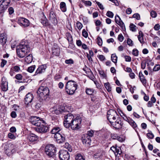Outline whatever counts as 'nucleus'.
Masks as SVG:
<instances>
[{
	"label": "nucleus",
	"mask_w": 160,
	"mask_h": 160,
	"mask_svg": "<svg viewBox=\"0 0 160 160\" xmlns=\"http://www.w3.org/2000/svg\"><path fill=\"white\" fill-rule=\"evenodd\" d=\"M10 2V0L0 1V13H3L6 11Z\"/></svg>",
	"instance_id": "9"
},
{
	"label": "nucleus",
	"mask_w": 160,
	"mask_h": 160,
	"mask_svg": "<svg viewBox=\"0 0 160 160\" xmlns=\"http://www.w3.org/2000/svg\"><path fill=\"white\" fill-rule=\"evenodd\" d=\"M7 39V35L5 33H2L0 35V43L4 45L6 43Z\"/></svg>",
	"instance_id": "23"
},
{
	"label": "nucleus",
	"mask_w": 160,
	"mask_h": 160,
	"mask_svg": "<svg viewBox=\"0 0 160 160\" xmlns=\"http://www.w3.org/2000/svg\"><path fill=\"white\" fill-rule=\"evenodd\" d=\"M130 30L132 32H135L137 30V27L132 23L130 24L129 26Z\"/></svg>",
	"instance_id": "35"
},
{
	"label": "nucleus",
	"mask_w": 160,
	"mask_h": 160,
	"mask_svg": "<svg viewBox=\"0 0 160 160\" xmlns=\"http://www.w3.org/2000/svg\"><path fill=\"white\" fill-rule=\"evenodd\" d=\"M26 74L25 73H22V75L20 74H17L15 76V78L17 80L21 81L22 80L23 75H25Z\"/></svg>",
	"instance_id": "32"
},
{
	"label": "nucleus",
	"mask_w": 160,
	"mask_h": 160,
	"mask_svg": "<svg viewBox=\"0 0 160 160\" xmlns=\"http://www.w3.org/2000/svg\"><path fill=\"white\" fill-rule=\"evenodd\" d=\"M11 68L12 70H14V71L16 72H18L20 70V67L17 66L14 67L13 68Z\"/></svg>",
	"instance_id": "48"
},
{
	"label": "nucleus",
	"mask_w": 160,
	"mask_h": 160,
	"mask_svg": "<svg viewBox=\"0 0 160 160\" xmlns=\"http://www.w3.org/2000/svg\"><path fill=\"white\" fill-rule=\"evenodd\" d=\"M111 59L112 62L116 63L117 61V57L115 54H112L111 56Z\"/></svg>",
	"instance_id": "34"
},
{
	"label": "nucleus",
	"mask_w": 160,
	"mask_h": 160,
	"mask_svg": "<svg viewBox=\"0 0 160 160\" xmlns=\"http://www.w3.org/2000/svg\"><path fill=\"white\" fill-rule=\"evenodd\" d=\"M121 153V149L119 147H117L116 151H115V152H114V154L116 156H117L118 155V154L119 155H120V154Z\"/></svg>",
	"instance_id": "44"
},
{
	"label": "nucleus",
	"mask_w": 160,
	"mask_h": 160,
	"mask_svg": "<svg viewBox=\"0 0 160 160\" xmlns=\"http://www.w3.org/2000/svg\"><path fill=\"white\" fill-rule=\"evenodd\" d=\"M60 9L62 12H65L66 11L67 8L66 5L64 2H61L60 3Z\"/></svg>",
	"instance_id": "27"
},
{
	"label": "nucleus",
	"mask_w": 160,
	"mask_h": 160,
	"mask_svg": "<svg viewBox=\"0 0 160 160\" xmlns=\"http://www.w3.org/2000/svg\"><path fill=\"white\" fill-rule=\"evenodd\" d=\"M62 109L61 110H53V112L57 114H58L59 113H60L62 111H63L64 110V108L62 107Z\"/></svg>",
	"instance_id": "55"
},
{
	"label": "nucleus",
	"mask_w": 160,
	"mask_h": 160,
	"mask_svg": "<svg viewBox=\"0 0 160 160\" xmlns=\"http://www.w3.org/2000/svg\"><path fill=\"white\" fill-rule=\"evenodd\" d=\"M60 50V49L58 47L56 48L53 47L52 48V53L53 55L58 56L59 54Z\"/></svg>",
	"instance_id": "26"
},
{
	"label": "nucleus",
	"mask_w": 160,
	"mask_h": 160,
	"mask_svg": "<svg viewBox=\"0 0 160 160\" xmlns=\"http://www.w3.org/2000/svg\"><path fill=\"white\" fill-rule=\"evenodd\" d=\"M66 36L68 42L71 43L72 41V38L71 35L70 33H67Z\"/></svg>",
	"instance_id": "33"
},
{
	"label": "nucleus",
	"mask_w": 160,
	"mask_h": 160,
	"mask_svg": "<svg viewBox=\"0 0 160 160\" xmlns=\"http://www.w3.org/2000/svg\"><path fill=\"white\" fill-rule=\"evenodd\" d=\"M4 148L5 153L8 155H10L15 151L14 146L11 143L5 144Z\"/></svg>",
	"instance_id": "8"
},
{
	"label": "nucleus",
	"mask_w": 160,
	"mask_h": 160,
	"mask_svg": "<svg viewBox=\"0 0 160 160\" xmlns=\"http://www.w3.org/2000/svg\"><path fill=\"white\" fill-rule=\"evenodd\" d=\"M133 18H136L137 19L139 20L140 19V15L138 13L134 14L132 16Z\"/></svg>",
	"instance_id": "52"
},
{
	"label": "nucleus",
	"mask_w": 160,
	"mask_h": 160,
	"mask_svg": "<svg viewBox=\"0 0 160 160\" xmlns=\"http://www.w3.org/2000/svg\"><path fill=\"white\" fill-rule=\"evenodd\" d=\"M147 136L148 138L150 139H153L154 137L153 134L151 131H149V132L147 134Z\"/></svg>",
	"instance_id": "45"
},
{
	"label": "nucleus",
	"mask_w": 160,
	"mask_h": 160,
	"mask_svg": "<svg viewBox=\"0 0 160 160\" xmlns=\"http://www.w3.org/2000/svg\"><path fill=\"white\" fill-rule=\"evenodd\" d=\"M8 12L9 14H12L14 12L13 8L11 7H9L8 8Z\"/></svg>",
	"instance_id": "64"
},
{
	"label": "nucleus",
	"mask_w": 160,
	"mask_h": 160,
	"mask_svg": "<svg viewBox=\"0 0 160 160\" xmlns=\"http://www.w3.org/2000/svg\"><path fill=\"white\" fill-rule=\"evenodd\" d=\"M86 93L88 95H91L93 93L96 92L93 89L91 88H87L86 90Z\"/></svg>",
	"instance_id": "30"
},
{
	"label": "nucleus",
	"mask_w": 160,
	"mask_h": 160,
	"mask_svg": "<svg viewBox=\"0 0 160 160\" xmlns=\"http://www.w3.org/2000/svg\"><path fill=\"white\" fill-rule=\"evenodd\" d=\"M31 50L27 42H22L17 47V52L18 57L20 58L25 57Z\"/></svg>",
	"instance_id": "2"
},
{
	"label": "nucleus",
	"mask_w": 160,
	"mask_h": 160,
	"mask_svg": "<svg viewBox=\"0 0 160 160\" xmlns=\"http://www.w3.org/2000/svg\"><path fill=\"white\" fill-rule=\"evenodd\" d=\"M81 139L83 144L90 145L91 141V139L89 137H88L87 135H82Z\"/></svg>",
	"instance_id": "16"
},
{
	"label": "nucleus",
	"mask_w": 160,
	"mask_h": 160,
	"mask_svg": "<svg viewBox=\"0 0 160 160\" xmlns=\"http://www.w3.org/2000/svg\"><path fill=\"white\" fill-rule=\"evenodd\" d=\"M95 2L101 9L103 10L104 9L103 5L100 2H97L96 1H95Z\"/></svg>",
	"instance_id": "56"
},
{
	"label": "nucleus",
	"mask_w": 160,
	"mask_h": 160,
	"mask_svg": "<svg viewBox=\"0 0 160 160\" xmlns=\"http://www.w3.org/2000/svg\"><path fill=\"white\" fill-rule=\"evenodd\" d=\"M35 65H33L29 67L28 68V71L30 73H32L33 72L35 68Z\"/></svg>",
	"instance_id": "40"
},
{
	"label": "nucleus",
	"mask_w": 160,
	"mask_h": 160,
	"mask_svg": "<svg viewBox=\"0 0 160 160\" xmlns=\"http://www.w3.org/2000/svg\"><path fill=\"white\" fill-rule=\"evenodd\" d=\"M128 122L135 130H136V128L137 127V125L135 122L133 120L130 118Z\"/></svg>",
	"instance_id": "28"
},
{
	"label": "nucleus",
	"mask_w": 160,
	"mask_h": 160,
	"mask_svg": "<svg viewBox=\"0 0 160 160\" xmlns=\"http://www.w3.org/2000/svg\"><path fill=\"white\" fill-rule=\"evenodd\" d=\"M59 158L61 160H68L70 156L68 152L65 150H62L59 152Z\"/></svg>",
	"instance_id": "11"
},
{
	"label": "nucleus",
	"mask_w": 160,
	"mask_h": 160,
	"mask_svg": "<svg viewBox=\"0 0 160 160\" xmlns=\"http://www.w3.org/2000/svg\"><path fill=\"white\" fill-rule=\"evenodd\" d=\"M82 35L85 38H87L88 36V32L86 31L84 29L82 31Z\"/></svg>",
	"instance_id": "51"
},
{
	"label": "nucleus",
	"mask_w": 160,
	"mask_h": 160,
	"mask_svg": "<svg viewBox=\"0 0 160 160\" xmlns=\"http://www.w3.org/2000/svg\"><path fill=\"white\" fill-rule=\"evenodd\" d=\"M30 121L33 125L38 127L42 124H44L45 122L42 119H40L39 117L36 116H32L30 119Z\"/></svg>",
	"instance_id": "7"
},
{
	"label": "nucleus",
	"mask_w": 160,
	"mask_h": 160,
	"mask_svg": "<svg viewBox=\"0 0 160 160\" xmlns=\"http://www.w3.org/2000/svg\"><path fill=\"white\" fill-rule=\"evenodd\" d=\"M63 125L65 127L67 128H68L70 126H71L70 123L66 122L65 121L63 122Z\"/></svg>",
	"instance_id": "62"
},
{
	"label": "nucleus",
	"mask_w": 160,
	"mask_h": 160,
	"mask_svg": "<svg viewBox=\"0 0 160 160\" xmlns=\"http://www.w3.org/2000/svg\"><path fill=\"white\" fill-rule=\"evenodd\" d=\"M102 156V152H97L94 155V157L96 158H98L101 157Z\"/></svg>",
	"instance_id": "36"
},
{
	"label": "nucleus",
	"mask_w": 160,
	"mask_h": 160,
	"mask_svg": "<svg viewBox=\"0 0 160 160\" xmlns=\"http://www.w3.org/2000/svg\"><path fill=\"white\" fill-rule=\"evenodd\" d=\"M32 55L29 54L25 58V61L27 63H30L32 62Z\"/></svg>",
	"instance_id": "29"
},
{
	"label": "nucleus",
	"mask_w": 160,
	"mask_h": 160,
	"mask_svg": "<svg viewBox=\"0 0 160 160\" xmlns=\"http://www.w3.org/2000/svg\"><path fill=\"white\" fill-rule=\"evenodd\" d=\"M76 160H85L84 158L79 153H78L75 157Z\"/></svg>",
	"instance_id": "37"
},
{
	"label": "nucleus",
	"mask_w": 160,
	"mask_h": 160,
	"mask_svg": "<svg viewBox=\"0 0 160 160\" xmlns=\"http://www.w3.org/2000/svg\"><path fill=\"white\" fill-rule=\"evenodd\" d=\"M35 130L39 133H45L49 131V127L46 125L45 123L42 124L38 127L36 128Z\"/></svg>",
	"instance_id": "10"
},
{
	"label": "nucleus",
	"mask_w": 160,
	"mask_h": 160,
	"mask_svg": "<svg viewBox=\"0 0 160 160\" xmlns=\"http://www.w3.org/2000/svg\"><path fill=\"white\" fill-rule=\"evenodd\" d=\"M49 20L54 25H56L58 23V21L54 12L53 11H51L49 13Z\"/></svg>",
	"instance_id": "14"
},
{
	"label": "nucleus",
	"mask_w": 160,
	"mask_h": 160,
	"mask_svg": "<svg viewBox=\"0 0 160 160\" xmlns=\"http://www.w3.org/2000/svg\"><path fill=\"white\" fill-rule=\"evenodd\" d=\"M1 87L2 90L4 91H6L8 89V82L6 81L5 78H2L1 84Z\"/></svg>",
	"instance_id": "21"
},
{
	"label": "nucleus",
	"mask_w": 160,
	"mask_h": 160,
	"mask_svg": "<svg viewBox=\"0 0 160 160\" xmlns=\"http://www.w3.org/2000/svg\"><path fill=\"white\" fill-rule=\"evenodd\" d=\"M124 58L125 59V61L126 62H130L131 61V58L130 57L128 56H125Z\"/></svg>",
	"instance_id": "60"
},
{
	"label": "nucleus",
	"mask_w": 160,
	"mask_h": 160,
	"mask_svg": "<svg viewBox=\"0 0 160 160\" xmlns=\"http://www.w3.org/2000/svg\"><path fill=\"white\" fill-rule=\"evenodd\" d=\"M160 69V65L159 64H156L153 68V70L154 71H158Z\"/></svg>",
	"instance_id": "47"
},
{
	"label": "nucleus",
	"mask_w": 160,
	"mask_h": 160,
	"mask_svg": "<svg viewBox=\"0 0 160 160\" xmlns=\"http://www.w3.org/2000/svg\"><path fill=\"white\" fill-rule=\"evenodd\" d=\"M37 92L38 95L40 98V100H45L49 95V90L47 86L42 85L38 88Z\"/></svg>",
	"instance_id": "3"
},
{
	"label": "nucleus",
	"mask_w": 160,
	"mask_h": 160,
	"mask_svg": "<svg viewBox=\"0 0 160 160\" xmlns=\"http://www.w3.org/2000/svg\"><path fill=\"white\" fill-rule=\"evenodd\" d=\"M98 72L101 77L102 78H106V75L105 73L103 71L99 70H98Z\"/></svg>",
	"instance_id": "38"
},
{
	"label": "nucleus",
	"mask_w": 160,
	"mask_h": 160,
	"mask_svg": "<svg viewBox=\"0 0 160 160\" xmlns=\"http://www.w3.org/2000/svg\"><path fill=\"white\" fill-rule=\"evenodd\" d=\"M8 138L10 139H14L16 138V136L14 135L13 134L10 132L8 134Z\"/></svg>",
	"instance_id": "53"
},
{
	"label": "nucleus",
	"mask_w": 160,
	"mask_h": 160,
	"mask_svg": "<svg viewBox=\"0 0 160 160\" xmlns=\"http://www.w3.org/2000/svg\"><path fill=\"white\" fill-rule=\"evenodd\" d=\"M41 23L42 24L43 26H46L48 25V23L47 22V20L45 18L44 19H42L41 20Z\"/></svg>",
	"instance_id": "42"
},
{
	"label": "nucleus",
	"mask_w": 160,
	"mask_h": 160,
	"mask_svg": "<svg viewBox=\"0 0 160 160\" xmlns=\"http://www.w3.org/2000/svg\"><path fill=\"white\" fill-rule=\"evenodd\" d=\"M73 61L72 59L66 60L65 61V63L67 64H73Z\"/></svg>",
	"instance_id": "58"
},
{
	"label": "nucleus",
	"mask_w": 160,
	"mask_h": 160,
	"mask_svg": "<svg viewBox=\"0 0 160 160\" xmlns=\"http://www.w3.org/2000/svg\"><path fill=\"white\" fill-rule=\"evenodd\" d=\"M115 22L118 24L123 29L125 28V26L124 23L121 20L119 17L117 15L115 17Z\"/></svg>",
	"instance_id": "18"
},
{
	"label": "nucleus",
	"mask_w": 160,
	"mask_h": 160,
	"mask_svg": "<svg viewBox=\"0 0 160 160\" xmlns=\"http://www.w3.org/2000/svg\"><path fill=\"white\" fill-rule=\"evenodd\" d=\"M110 123L114 128L116 129L120 128L122 126L121 124L122 122L120 119L118 118H117V119L115 122L112 121V122H110Z\"/></svg>",
	"instance_id": "15"
},
{
	"label": "nucleus",
	"mask_w": 160,
	"mask_h": 160,
	"mask_svg": "<svg viewBox=\"0 0 160 160\" xmlns=\"http://www.w3.org/2000/svg\"><path fill=\"white\" fill-rule=\"evenodd\" d=\"M7 61L4 59H2V62L1 63V66L2 67H3L7 63Z\"/></svg>",
	"instance_id": "63"
},
{
	"label": "nucleus",
	"mask_w": 160,
	"mask_h": 160,
	"mask_svg": "<svg viewBox=\"0 0 160 160\" xmlns=\"http://www.w3.org/2000/svg\"><path fill=\"white\" fill-rule=\"evenodd\" d=\"M65 148L70 152H72V149L71 145H69L68 143H65Z\"/></svg>",
	"instance_id": "41"
},
{
	"label": "nucleus",
	"mask_w": 160,
	"mask_h": 160,
	"mask_svg": "<svg viewBox=\"0 0 160 160\" xmlns=\"http://www.w3.org/2000/svg\"><path fill=\"white\" fill-rule=\"evenodd\" d=\"M45 152L49 157L54 158L56 156V147L52 144L47 145L45 148Z\"/></svg>",
	"instance_id": "5"
},
{
	"label": "nucleus",
	"mask_w": 160,
	"mask_h": 160,
	"mask_svg": "<svg viewBox=\"0 0 160 160\" xmlns=\"http://www.w3.org/2000/svg\"><path fill=\"white\" fill-rule=\"evenodd\" d=\"M118 39L121 42H122L124 39V37L122 34H119L118 36Z\"/></svg>",
	"instance_id": "59"
},
{
	"label": "nucleus",
	"mask_w": 160,
	"mask_h": 160,
	"mask_svg": "<svg viewBox=\"0 0 160 160\" xmlns=\"http://www.w3.org/2000/svg\"><path fill=\"white\" fill-rule=\"evenodd\" d=\"M81 123V120L80 119H74L71 124V127L72 129L76 130L80 128V125Z\"/></svg>",
	"instance_id": "12"
},
{
	"label": "nucleus",
	"mask_w": 160,
	"mask_h": 160,
	"mask_svg": "<svg viewBox=\"0 0 160 160\" xmlns=\"http://www.w3.org/2000/svg\"><path fill=\"white\" fill-rule=\"evenodd\" d=\"M27 138L29 141L33 142L38 139V137L33 133H31L28 135Z\"/></svg>",
	"instance_id": "20"
},
{
	"label": "nucleus",
	"mask_w": 160,
	"mask_h": 160,
	"mask_svg": "<svg viewBox=\"0 0 160 160\" xmlns=\"http://www.w3.org/2000/svg\"><path fill=\"white\" fill-rule=\"evenodd\" d=\"M139 35L138 36V39L140 43L143 44L144 43L143 38V34L141 31H140L139 32Z\"/></svg>",
	"instance_id": "25"
},
{
	"label": "nucleus",
	"mask_w": 160,
	"mask_h": 160,
	"mask_svg": "<svg viewBox=\"0 0 160 160\" xmlns=\"http://www.w3.org/2000/svg\"><path fill=\"white\" fill-rule=\"evenodd\" d=\"M127 42L128 45L130 46H132L133 45L132 41L130 39L128 38L127 39Z\"/></svg>",
	"instance_id": "61"
},
{
	"label": "nucleus",
	"mask_w": 160,
	"mask_h": 160,
	"mask_svg": "<svg viewBox=\"0 0 160 160\" xmlns=\"http://www.w3.org/2000/svg\"><path fill=\"white\" fill-rule=\"evenodd\" d=\"M150 15L152 18H155L156 17L157 14L155 11H152L151 12Z\"/></svg>",
	"instance_id": "57"
},
{
	"label": "nucleus",
	"mask_w": 160,
	"mask_h": 160,
	"mask_svg": "<svg viewBox=\"0 0 160 160\" xmlns=\"http://www.w3.org/2000/svg\"><path fill=\"white\" fill-rule=\"evenodd\" d=\"M118 115L116 111L113 109H110L107 112V117L110 122L118 118Z\"/></svg>",
	"instance_id": "6"
},
{
	"label": "nucleus",
	"mask_w": 160,
	"mask_h": 160,
	"mask_svg": "<svg viewBox=\"0 0 160 160\" xmlns=\"http://www.w3.org/2000/svg\"><path fill=\"white\" fill-rule=\"evenodd\" d=\"M77 85L73 81H68L65 85V89L67 93L69 94H73L77 88Z\"/></svg>",
	"instance_id": "4"
},
{
	"label": "nucleus",
	"mask_w": 160,
	"mask_h": 160,
	"mask_svg": "<svg viewBox=\"0 0 160 160\" xmlns=\"http://www.w3.org/2000/svg\"><path fill=\"white\" fill-rule=\"evenodd\" d=\"M107 16L110 18H112L113 17V13L110 11H108L106 13Z\"/></svg>",
	"instance_id": "46"
},
{
	"label": "nucleus",
	"mask_w": 160,
	"mask_h": 160,
	"mask_svg": "<svg viewBox=\"0 0 160 160\" xmlns=\"http://www.w3.org/2000/svg\"><path fill=\"white\" fill-rule=\"evenodd\" d=\"M65 121L66 122L70 123L71 124V122L74 120V116L71 113H69L67 115L65 116Z\"/></svg>",
	"instance_id": "22"
},
{
	"label": "nucleus",
	"mask_w": 160,
	"mask_h": 160,
	"mask_svg": "<svg viewBox=\"0 0 160 160\" xmlns=\"http://www.w3.org/2000/svg\"><path fill=\"white\" fill-rule=\"evenodd\" d=\"M123 119L128 122L131 118L129 117H128L126 115L123 113V116H122Z\"/></svg>",
	"instance_id": "54"
},
{
	"label": "nucleus",
	"mask_w": 160,
	"mask_h": 160,
	"mask_svg": "<svg viewBox=\"0 0 160 160\" xmlns=\"http://www.w3.org/2000/svg\"><path fill=\"white\" fill-rule=\"evenodd\" d=\"M18 22L21 27L24 28L28 26L30 24L29 21L22 17H20L18 18Z\"/></svg>",
	"instance_id": "13"
},
{
	"label": "nucleus",
	"mask_w": 160,
	"mask_h": 160,
	"mask_svg": "<svg viewBox=\"0 0 160 160\" xmlns=\"http://www.w3.org/2000/svg\"><path fill=\"white\" fill-rule=\"evenodd\" d=\"M132 54L135 56H137L138 55V51L136 49H134L132 50Z\"/></svg>",
	"instance_id": "49"
},
{
	"label": "nucleus",
	"mask_w": 160,
	"mask_h": 160,
	"mask_svg": "<svg viewBox=\"0 0 160 160\" xmlns=\"http://www.w3.org/2000/svg\"><path fill=\"white\" fill-rule=\"evenodd\" d=\"M97 42L99 46H101L102 44V38L99 36L97 38Z\"/></svg>",
	"instance_id": "43"
},
{
	"label": "nucleus",
	"mask_w": 160,
	"mask_h": 160,
	"mask_svg": "<svg viewBox=\"0 0 160 160\" xmlns=\"http://www.w3.org/2000/svg\"><path fill=\"white\" fill-rule=\"evenodd\" d=\"M139 77L140 80L143 85H145L146 83V80L145 78L141 72H140L139 73Z\"/></svg>",
	"instance_id": "24"
},
{
	"label": "nucleus",
	"mask_w": 160,
	"mask_h": 160,
	"mask_svg": "<svg viewBox=\"0 0 160 160\" xmlns=\"http://www.w3.org/2000/svg\"><path fill=\"white\" fill-rule=\"evenodd\" d=\"M33 98V95L30 93H28L25 96V102L26 104H28L31 103Z\"/></svg>",
	"instance_id": "17"
},
{
	"label": "nucleus",
	"mask_w": 160,
	"mask_h": 160,
	"mask_svg": "<svg viewBox=\"0 0 160 160\" xmlns=\"http://www.w3.org/2000/svg\"><path fill=\"white\" fill-rule=\"evenodd\" d=\"M104 86L107 90L108 92H110L112 91V87L109 82L105 83L104 84Z\"/></svg>",
	"instance_id": "31"
},
{
	"label": "nucleus",
	"mask_w": 160,
	"mask_h": 160,
	"mask_svg": "<svg viewBox=\"0 0 160 160\" xmlns=\"http://www.w3.org/2000/svg\"><path fill=\"white\" fill-rule=\"evenodd\" d=\"M77 27L79 30H81L82 27V24L80 22H78L76 23Z\"/></svg>",
	"instance_id": "50"
},
{
	"label": "nucleus",
	"mask_w": 160,
	"mask_h": 160,
	"mask_svg": "<svg viewBox=\"0 0 160 160\" xmlns=\"http://www.w3.org/2000/svg\"><path fill=\"white\" fill-rule=\"evenodd\" d=\"M51 133L54 134V138L58 143H62L65 141L66 134L65 131L59 127H54L51 131Z\"/></svg>",
	"instance_id": "1"
},
{
	"label": "nucleus",
	"mask_w": 160,
	"mask_h": 160,
	"mask_svg": "<svg viewBox=\"0 0 160 160\" xmlns=\"http://www.w3.org/2000/svg\"><path fill=\"white\" fill-rule=\"evenodd\" d=\"M46 68L47 66L45 64L40 66L35 72V75L40 74L44 72L45 71Z\"/></svg>",
	"instance_id": "19"
},
{
	"label": "nucleus",
	"mask_w": 160,
	"mask_h": 160,
	"mask_svg": "<svg viewBox=\"0 0 160 160\" xmlns=\"http://www.w3.org/2000/svg\"><path fill=\"white\" fill-rule=\"evenodd\" d=\"M93 131L92 130H91L89 131H88L87 133L85 135H87L88 137H89L90 138H91V137L93 136Z\"/></svg>",
	"instance_id": "39"
}]
</instances>
